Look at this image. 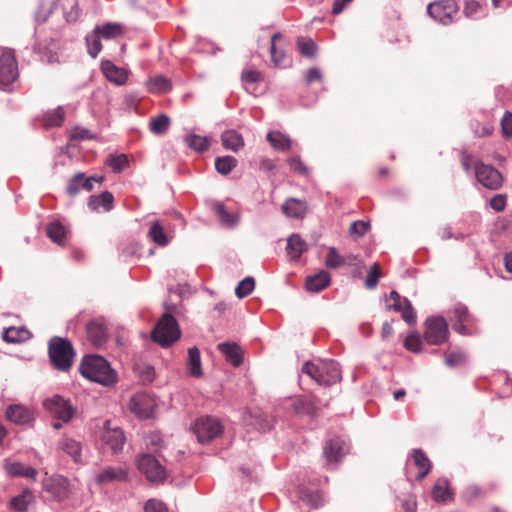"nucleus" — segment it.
Here are the masks:
<instances>
[{"label":"nucleus","mask_w":512,"mask_h":512,"mask_svg":"<svg viewBox=\"0 0 512 512\" xmlns=\"http://www.w3.org/2000/svg\"><path fill=\"white\" fill-rule=\"evenodd\" d=\"M169 125H170V118L165 114H161V115L157 116L156 118L152 119L150 122V128L154 134L164 133L169 128Z\"/></svg>","instance_id":"obj_51"},{"label":"nucleus","mask_w":512,"mask_h":512,"mask_svg":"<svg viewBox=\"0 0 512 512\" xmlns=\"http://www.w3.org/2000/svg\"><path fill=\"white\" fill-rule=\"evenodd\" d=\"M155 407L156 403L153 397L144 392L136 393L129 401L130 411L141 419L151 418Z\"/></svg>","instance_id":"obj_12"},{"label":"nucleus","mask_w":512,"mask_h":512,"mask_svg":"<svg viewBox=\"0 0 512 512\" xmlns=\"http://www.w3.org/2000/svg\"><path fill=\"white\" fill-rule=\"evenodd\" d=\"M237 166V159L233 156H221L215 159V169L221 175H228Z\"/></svg>","instance_id":"obj_41"},{"label":"nucleus","mask_w":512,"mask_h":512,"mask_svg":"<svg viewBox=\"0 0 512 512\" xmlns=\"http://www.w3.org/2000/svg\"><path fill=\"white\" fill-rule=\"evenodd\" d=\"M6 419L16 425H31L34 422V412L21 404H11L6 408Z\"/></svg>","instance_id":"obj_17"},{"label":"nucleus","mask_w":512,"mask_h":512,"mask_svg":"<svg viewBox=\"0 0 512 512\" xmlns=\"http://www.w3.org/2000/svg\"><path fill=\"white\" fill-rule=\"evenodd\" d=\"M103 181V177L100 176H91L86 177L84 173H77L75 174L68 182L66 187V192L70 196L77 195L80 190H86L91 191L93 189L94 183L98 182L101 183Z\"/></svg>","instance_id":"obj_16"},{"label":"nucleus","mask_w":512,"mask_h":512,"mask_svg":"<svg viewBox=\"0 0 512 512\" xmlns=\"http://www.w3.org/2000/svg\"><path fill=\"white\" fill-rule=\"evenodd\" d=\"M180 334V329L175 318L165 313L152 330L151 336L153 341L157 342L162 347H168L179 339Z\"/></svg>","instance_id":"obj_4"},{"label":"nucleus","mask_w":512,"mask_h":512,"mask_svg":"<svg viewBox=\"0 0 512 512\" xmlns=\"http://www.w3.org/2000/svg\"><path fill=\"white\" fill-rule=\"evenodd\" d=\"M162 437L158 432H152L146 437V445L151 449H158L162 445Z\"/></svg>","instance_id":"obj_63"},{"label":"nucleus","mask_w":512,"mask_h":512,"mask_svg":"<svg viewBox=\"0 0 512 512\" xmlns=\"http://www.w3.org/2000/svg\"><path fill=\"white\" fill-rule=\"evenodd\" d=\"M489 205L495 212H502L507 205V196L505 194H496L490 199Z\"/></svg>","instance_id":"obj_56"},{"label":"nucleus","mask_w":512,"mask_h":512,"mask_svg":"<svg viewBox=\"0 0 512 512\" xmlns=\"http://www.w3.org/2000/svg\"><path fill=\"white\" fill-rule=\"evenodd\" d=\"M129 160L125 154L109 155L105 164L111 167L113 172L120 173L125 167L128 166Z\"/></svg>","instance_id":"obj_45"},{"label":"nucleus","mask_w":512,"mask_h":512,"mask_svg":"<svg viewBox=\"0 0 512 512\" xmlns=\"http://www.w3.org/2000/svg\"><path fill=\"white\" fill-rule=\"evenodd\" d=\"M64 120V111L61 107L56 108L53 111L47 112L44 116V125L47 128L57 127L62 124Z\"/></svg>","instance_id":"obj_46"},{"label":"nucleus","mask_w":512,"mask_h":512,"mask_svg":"<svg viewBox=\"0 0 512 512\" xmlns=\"http://www.w3.org/2000/svg\"><path fill=\"white\" fill-rule=\"evenodd\" d=\"M281 38H282V35L280 33H274L271 36L270 54H271V60L275 66L285 68L290 65L291 61L287 57V55L284 51H282V50L279 51L276 47V41Z\"/></svg>","instance_id":"obj_25"},{"label":"nucleus","mask_w":512,"mask_h":512,"mask_svg":"<svg viewBox=\"0 0 512 512\" xmlns=\"http://www.w3.org/2000/svg\"><path fill=\"white\" fill-rule=\"evenodd\" d=\"M475 176L477 181L489 190H498L503 184L502 174L493 166L481 162L475 165Z\"/></svg>","instance_id":"obj_10"},{"label":"nucleus","mask_w":512,"mask_h":512,"mask_svg":"<svg viewBox=\"0 0 512 512\" xmlns=\"http://www.w3.org/2000/svg\"><path fill=\"white\" fill-rule=\"evenodd\" d=\"M186 145L196 152H204L209 149L210 141L207 136L191 133L185 137Z\"/></svg>","instance_id":"obj_39"},{"label":"nucleus","mask_w":512,"mask_h":512,"mask_svg":"<svg viewBox=\"0 0 512 512\" xmlns=\"http://www.w3.org/2000/svg\"><path fill=\"white\" fill-rule=\"evenodd\" d=\"M34 499L35 497L33 492L30 489L25 488L20 494L14 496L10 500V509L15 512H25Z\"/></svg>","instance_id":"obj_26"},{"label":"nucleus","mask_w":512,"mask_h":512,"mask_svg":"<svg viewBox=\"0 0 512 512\" xmlns=\"http://www.w3.org/2000/svg\"><path fill=\"white\" fill-rule=\"evenodd\" d=\"M86 44L90 56L96 58L102 49L100 36L95 34V32L93 31L92 35H88L86 37Z\"/></svg>","instance_id":"obj_54"},{"label":"nucleus","mask_w":512,"mask_h":512,"mask_svg":"<svg viewBox=\"0 0 512 512\" xmlns=\"http://www.w3.org/2000/svg\"><path fill=\"white\" fill-rule=\"evenodd\" d=\"M218 349L234 367L242 363L243 351L236 343L223 342L218 344Z\"/></svg>","instance_id":"obj_23"},{"label":"nucleus","mask_w":512,"mask_h":512,"mask_svg":"<svg viewBox=\"0 0 512 512\" xmlns=\"http://www.w3.org/2000/svg\"><path fill=\"white\" fill-rule=\"evenodd\" d=\"M464 358H465V355L464 353L462 352H452L450 353L446 359H445V363L446 365H448L449 367H454L458 364H460L461 362L464 361Z\"/></svg>","instance_id":"obj_64"},{"label":"nucleus","mask_w":512,"mask_h":512,"mask_svg":"<svg viewBox=\"0 0 512 512\" xmlns=\"http://www.w3.org/2000/svg\"><path fill=\"white\" fill-rule=\"evenodd\" d=\"M424 339L428 344L441 345L446 342L449 336V329L446 320L441 316H432L426 319Z\"/></svg>","instance_id":"obj_5"},{"label":"nucleus","mask_w":512,"mask_h":512,"mask_svg":"<svg viewBox=\"0 0 512 512\" xmlns=\"http://www.w3.org/2000/svg\"><path fill=\"white\" fill-rule=\"evenodd\" d=\"M58 447L64 451L66 454L72 457L73 461L75 463H81L82 457H81V443L71 439V438H62L59 443Z\"/></svg>","instance_id":"obj_30"},{"label":"nucleus","mask_w":512,"mask_h":512,"mask_svg":"<svg viewBox=\"0 0 512 512\" xmlns=\"http://www.w3.org/2000/svg\"><path fill=\"white\" fill-rule=\"evenodd\" d=\"M221 142L224 148L234 152L238 151L244 146V140L242 136L235 130L224 131L221 135Z\"/></svg>","instance_id":"obj_37"},{"label":"nucleus","mask_w":512,"mask_h":512,"mask_svg":"<svg viewBox=\"0 0 512 512\" xmlns=\"http://www.w3.org/2000/svg\"><path fill=\"white\" fill-rule=\"evenodd\" d=\"M100 438L103 448L113 454L121 452L126 441L123 430L118 426H112L109 420L104 422Z\"/></svg>","instance_id":"obj_7"},{"label":"nucleus","mask_w":512,"mask_h":512,"mask_svg":"<svg viewBox=\"0 0 512 512\" xmlns=\"http://www.w3.org/2000/svg\"><path fill=\"white\" fill-rule=\"evenodd\" d=\"M307 250L306 242L298 234H292L287 240L286 251L292 260H298Z\"/></svg>","instance_id":"obj_28"},{"label":"nucleus","mask_w":512,"mask_h":512,"mask_svg":"<svg viewBox=\"0 0 512 512\" xmlns=\"http://www.w3.org/2000/svg\"><path fill=\"white\" fill-rule=\"evenodd\" d=\"M87 337L95 347L103 346L108 338L107 328L101 321L92 320L86 325Z\"/></svg>","instance_id":"obj_19"},{"label":"nucleus","mask_w":512,"mask_h":512,"mask_svg":"<svg viewBox=\"0 0 512 512\" xmlns=\"http://www.w3.org/2000/svg\"><path fill=\"white\" fill-rule=\"evenodd\" d=\"M145 512H168L163 502L156 499H149L145 506Z\"/></svg>","instance_id":"obj_61"},{"label":"nucleus","mask_w":512,"mask_h":512,"mask_svg":"<svg viewBox=\"0 0 512 512\" xmlns=\"http://www.w3.org/2000/svg\"><path fill=\"white\" fill-rule=\"evenodd\" d=\"M380 277V267L378 263H374L369 269L367 276L365 278V287L369 290L376 288Z\"/></svg>","instance_id":"obj_53"},{"label":"nucleus","mask_w":512,"mask_h":512,"mask_svg":"<svg viewBox=\"0 0 512 512\" xmlns=\"http://www.w3.org/2000/svg\"><path fill=\"white\" fill-rule=\"evenodd\" d=\"M48 353L54 368L59 371H68L74 359V349L71 342L61 337H53L49 341Z\"/></svg>","instance_id":"obj_3"},{"label":"nucleus","mask_w":512,"mask_h":512,"mask_svg":"<svg viewBox=\"0 0 512 512\" xmlns=\"http://www.w3.org/2000/svg\"><path fill=\"white\" fill-rule=\"evenodd\" d=\"M404 307L399 312L402 313V318L408 324H413L416 322V315L414 309L412 307L411 302L407 298H403Z\"/></svg>","instance_id":"obj_55"},{"label":"nucleus","mask_w":512,"mask_h":512,"mask_svg":"<svg viewBox=\"0 0 512 512\" xmlns=\"http://www.w3.org/2000/svg\"><path fill=\"white\" fill-rule=\"evenodd\" d=\"M266 139L277 151H288L293 143L289 136L281 133L280 131L268 132Z\"/></svg>","instance_id":"obj_32"},{"label":"nucleus","mask_w":512,"mask_h":512,"mask_svg":"<svg viewBox=\"0 0 512 512\" xmlns=\"http://www.w3.org/2000/svg\"><path fill=\"white\" fill-rule=\"evenodd\" d=\"M502 134L505 138L512 137V113L505 112L501 119Z\"/></svg>","instance_id":"obj_60"},{"label":"nucleus","mask_w":512,"mask_h":512,"mask_svg":"<svg viewBox=\"0 0 512 512\" xmlns=\"http://www.w3.org/2000/svg\"><path fill=\"white\" fill-rule=\"evenodd\" d=\"M370 228L369 222L355 221L350 226V234L356 238L362 237Z\"/></svg>","instance_id":"obj_57"},{"label":"nucleus","mask_w":512,"mask_h":512,"mask_svg":"<svg viewBox=\"0 0 512 512\" xmlns=\"http://www.w3.org/2000/svg\"><path fill=\"white\" fill-rule=\"evenodd\" d=\"M6 470L11 476L25 477L32 480L36 479L37 470L20 462H12L6 465Z\"/></svg>","instance_id":"obj_33"},{"label":"nucleus","mask_w":512,"mask_h":512,"mask_svg":"<svg viewBox=\"0 0 512 512\" xmlns=\"http://www.w3.org/2000/svg\"><path fill=\"white\" fill-rule=\"evenodd\" d=\"M43 405L57 419L63 422L70 421L75 412L70 401L59 395H54L52 398L46 399Z\"/></svg>","instance_id":"obj_13"},{"label":"nucleus","mask_w":512,"mask_h":512,"mask_svg":"<svg viewBox=\"0 0 512 512\" xmlns=\"http://www.w3.org/2000/svg\"><path fill=\"white\" fill-rule=\"evenodd\" d=\"M17 77L18 67L14 52L6 49L0 56V89L8 90Z\"/></svg>","instance_id":"obj_8"},{"label":"nucleus","mask_w":512,"mask_h":512,"mask_svg":"<svg viewBox=\"0 0 512 512\" xmlns=\"http://www.w3.org/2000/svg\"><path fill=\"white\" fill-rule=\"evenodd\" d=\"M302 373L308 375L319 385L329 386L341 380L339 364L331 359L308 361L304 364Z\"/></svg>","instance_id":"obj_2"},{"label":"nucleus","mask_w":512,"mask_h":512,"mask_svg":"<svg viewBox=\"0 0 512 512\" xmlns=\"http://www.w3.org/2000/svg\"><path fill=\"white\" fill-rule=\"evenodd\" d=\"M330 275L326 271H320L317 274L308 276L306 279V288L311 292H320L330 284Z\"/></svg>","instance_id":"obj_29"},{"label":"nucleus","mask_w":512,"mask_h":512,"mask_svg":"<svg viewBox=\"0 0 512 512\" xmlns=\"http://www.w3.org/2000/svg\"><path fill=\"white\" fill-rule=\"evenodd\" d=\"M148 237L151 241L163 247L167 246L170 242V238L166 234L164 227L157 220L151 222Z\"/></svg>","instance_id":"obj_34"},{"label":"nucleus","mask_w":512,"mask_h":512,"mask_svg":"<svg viewBox=\"0 0 512 512\" xmlns=\"http://www.w3.org/2000/svg\"><path fill=\"white\" fill-rule=\"evenodd\" d=\"M290 406L293 409V412L299 416H309L311 418L317 415V404L320 403V400L314 399L311 400L305 396H296L289 399Z\"/></svg>","instance_id":"obj_18"},{"label":"nucleus","mask_w":512,"mask_h":512,"mask_svg":"<svg viewBox=\"0 0 512 512\" xmlns=\"http://www.w3.org/2000/svg\"><path fill=\"white\" fill-rule=\"evenodd\" d=\"M242 81L246 84H253L263 80V75L253 69H247L242 72Z\"/></svg>","instance_id":"obj_59"},{"label":"nucleus","mask_w":512,"mask_h":512,"mask_svg":"<svg viewBox=\"0 0 512 512\" xmlns=\"http://www.w3.org/2000/svg\"><path fill=\"white\" fill-rule=\"evenodd\" d=\"M346 263L345 258L342 257L335 247H329L328 254L325 259V265L328 268L336 269Z\"/></svg>","instance_id":"obj_48"},{"label":"nucleus","mask_w":512,"mask_h":512,"mask_svg":"<svg viewBox=\"0 0 512 512\" xmlns=\"http://www.w3.org/2000/svg\"><path fill=\"white\" fill-rule=\"evenodd\" d=\"M348 451L349 445L340 437L328 440L323 448V454L327 464H336L340 462Z\"/></svg>","instance_id":"obj_15"},{"label":"nucleus","mask_w":512,"mask_h":512,"mask_svg":"<svg viewBox=\"0 0 512 512\" xmlns=\"http://www.w3.org/2000/svg\"><path fill=\"white\" fill-rule=\"evenodd\" d=\"M28 334L24 328L9 327L3 332V340L7 343H17L27 339Z\"/></svg>","instance_id":"obj_44"},{"label":"nucleus","mask_w":512,"mask_h":512,"mask_svg":"<svg viewBox=\"0 0 512 512\" xmlns=\"http://www.w3.org/2000/svg\"><path fill=\"white\" fill-rule=\"evenodd\" d=\"M255 281L253 277H246L241 280L235 289V294L238 298L242 299L248 296L254 289Z\"/></svg>","instance_id":"obj_50"},{"label":"nucleus","mask_w":512,"mask_h":512,"mask_svg":"<svg viewBox=\"0 0 512 512\" xmlns=\"http://www.w3.org/2000/svg\"><path fill=\"white\" fill-rule=\"evenodd\" d=\"M415 466L419 469L417 474L418 479H423L427 476L432 468V464L428 457L421 449H414L412 453Z\"/></svg>","instance_id":"obj_36"},{"label":"nucleus","mask_w":512,"mask_h":512,"mask_svg":"<svg viewBox=\"0 0 512 512\" xmlns=\"http://www.w3.org/2000/svg\"><path fill=\"white\" fill-rule=\"evenodd\" d=\"M306 209V203L295 198L287 200L282 206L283 213L286 216L296 219L302 218L306 213Z\"/></svg>","instance_id":"obj_31"},{"label":"nucleus","mask_w":512,"mask_h":512,"mask_svg":"<svg viewBox=\"0 0 512 512\" xmlns=\"http://www.w3.org/2000/svg\"><path fill=\"white\" fill-rule=\"evenodd\" d=\"M291 170L294 172H297L303 176L308 175V168L307 166L301 161L300 157L294 156L287 160Z\"/></svg>","instance_id":"obj_58"},{"label":"nucleus","mask_w":512,"mask_h":512,"mask_svg":"<svg viewBox=\"0 0 512 512\" xmlns=\"http://www.w3.org/2000/svg\"><path fill=\"white\" fill-rule=\"evenodd\" d=\"M101 71L108 81L116 85H124L128 79V72L120 67H117L109 60L101 62Z\"/></svg>","instance_id":"obj_20"},{"label":"nucleus","mask_w":512,"mask_h":512,"mask_svg":"<svg viewBox=\"0 0 512 512\" xmlns=\"http://www.w3.org/2000/svg\"><path fill=\"white\" fill-rule=\"evenodd\" d=\"M193 431L200 443H208L223 432V426L215 417L202 416L195 421Z\"/></svg>","instance_id":"obj_6"},{"label":"nucleus","mask_w":512,"mask_h":512,"mask_svg":"<svg viewBox=\"0 0 512 512\" xmlns=\"http://www.w3.org/2000/svg\"><path fill=\"white\" fill-rule=\"evenodd\" d=\"M114 197L113 194L105 191L100 195H92L88 200V207L92 211L109 212L113 208Z\"/></svg>","instance_id":"obj_24"},{"label":"nucleus","mask_w":512,"mask_h":512,"mask_svg":"<svg viewBox=\"0 0 512 512\" xmlns=\"http://www.w3.org/2000/svg\"><path fill=\"white\" fill-rule=\"evenodd\" d=\"M422 339L418 332L413 331L407 335L404 340V347L414 353L422 351Z\"/></svg>","instance_id":"obj_49"},{"label":"nucleus","mask_w":512,"mask_h":512,"mask_svg":"<svg viewBox=\"0 0 512 512\" xmlns=\"http://www.w3.org/2000/svg\"><path fill=\"white\" fill-rule=\"evenodd\" d=\"M128 473L122 466H108L99 472L96 476L98 484H108L113 482L126 481Z\"/></svg>","instance_id":"obj_21"},{"label":"nucleus","mask_w":512,"mask_h":512,"mask_svg":"<svg viewBox=\"0 0 512 512\" xmlns=\"http://www.w3.org/2000/svg\"><path fill=\"white\" fill-rule=\"evenodd\" d=\"M453 314V329L461 335H468L469 332L466 327L470 317L468 308L461 303H457L453 308Z\"/></svg>","instance_id":"obj_22"},{"label":"nucleus","mask_w":512,"mask_h":512,"mask_svg":"<svg viewBox=\"0 0 512 512\" xmlns=\"http://www.w3.org/2000/svg\"><path fill=\"white\" fill-rule=\"evenodd\" d=\"M70 137L73 140H85L91 139L93 136L88 129L75 127L71 130Z\"/></svg>","instance_id":"obj_62"},{"label":"nucleus","mask_w":512,"mask_h":512,"mask_svg":"<svg viewBox=\"0 0 512 512\" xmlns=\"http://www.w3.org/2000/svg\"><path fill=\"white\" fill-rule=\"evenodd\" d=\"M65 234V228L59 221H53L48 224L47 235L53 242L63 245Z\"/></svg>","instance_id":"obj_42"},{"label":"nucleus","mask_w":512,"mask_h":512,"mask_svg":"<svg viewBox=\"0 0 512 512\" xmlns=\"http://www.w3.org/2000/svg\"><path fill=\"white\" fill-rule=\"evenodd\" d=\"M79 372L86 379L103 386H111L117 381L116 372L109 362L99 355L85 356L79 366Z\"/></svg>","instance_id":"obj_1"},{"label":"nucleus","mask_w":512,"mask_h":512,"mask_svg":"<svg viewBox=\"0 0 512 512\" xmlns=\"http://www.w3.org/2000/svg\"><path fill=\"white\" fill-rule=\"evenodd\" d=\"M297 46L300 53L305 57H314L317 46L314 41L310 38L298 37Z\"/></svg>","instance_id":"obj_47"},{"label":"nucleus","mask_w":512,"mask_h":512,"mask_svg":"<svg viewBox=\"0 0 512 512\" xmlns=\"http://www.w3.org/2000/svg\"><path fill=\"white\" fill-rule=\"evenodd\" d=\"M147 88L153 93H166L171 89V84L167 78L159 75L147 82Z\"/></svg>","instance_id":"obj_43"},{"label":"nucleus","mask_w":512,"mask_h":512,"mask_svg":"<svg viewBox=\"0 0 512 512\" xmlns=\"http://www.w3.org/2000/svg\"><path fill=\"white\" fill-rule=\"evenodd\" d=\"M94 32L104 39H112L122 34V27L116 23H107L103 26H96Z\"/></svg>","instance_id":"obj_40"},{"label":"nucleus","mask_w":512,"mask_h":512,"mask_svg":"<svg viewBox=\"0 0 512 512\" xmlns=\"http://www.w3.org/2000/svg\"><path fill=\"white\" fill-rule=\"evenodd\" d=\"M458 7L454 0H438L430 3L427 7L428 15L441 24H450L453 15L457 13Z\"/></svg>","instance_id":"obj_9"},{"label":"nucleus","mask_w":512,"mask_h":512,"mask_svg":"<svg viewBox=\"0 0 512 512\" xmlns=\"http://www.w3.org/2000/svg\"><path fill=\"white\" fill-rule=\"evenodd\" d=\"M251 424L261 432H267L273 427V420L268 415L259 413L253 417Z\"/></svg>","instance_id":"obj_52"},{"label":"nucleus","mask_w":512,"mask_h":512,"mask_svg":"<svg viewBox=\"0 0 512 512\" xmlns=\"http://www.w3.org/2000/svg\"><path fill=\"white\" fill-rule=\"evenodd\" d=\"M187 369L192 377L198 378L202 375L201 356L197 347H191L188 350Z\"/></svg>","instance_id":"obj_35"},{"label":"nucleus","mask_w":512,"mask_h":512,"mask_svg":"<svg viewBox=\"0 0 512 512\" xmlns=\"http://www.w3.org/2000/svg\"><path fill=\"white\" fill-rule=\"evenodd\" d=\"M43 490L55 501H63L69 495V481L62 476H53L43 481Z\"/></svg>","instance_id":"obj_14"},{"label":"nucleus","mask_w":512,"mask_h":512,"mask_svg":"<svg viewBox=\"0 0 512 512\" xmlns=\"http://www.w3.org/2000/svg\"><path fill=\"white\" fill-rule=\"evenodd\" d=\"M213 210L223 226L227 228L237 226L239 222V215L237 213L227 211L225 206L220 202L213 204Z\"/></svg>","instance_id":"obj_27"},{"label":"nucleus","mask_w":512,"mask_h":512,"mask_svg":"<svg viewBox=\"0 0 512 512\" xmlns=\"http://www.w3.org/2000/svg\"><path fill=\"white\" fill-rule=\"evenodd\" d=\"M141 473L151 482H160L165 479V470L159 461L150 454H143L137 460Z\"/></svg>","instance_id":"obj_11"},{"label":"nucleus","mask_w":512,"mask_h":512,"mask_svg":"<svg viewBox=\"0 0 512 512\" xmlns=\"http://www.w3.org/2000/svg\"><path fill=\"white\" fill-rule=\"evenodd\" d=\"M449 482L445 478L438 479L432 489V497L437 502H445L451 498Z\"/></svg>","instance_id":"obj_38"}]
</instances>
